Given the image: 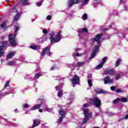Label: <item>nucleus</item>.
<instances>
[{
  "mask_svg": "<svg viewBox=\"0 0 128 128\" xmlns=\"http://www.w3.org/2000/svg\"><path fill=\"white\" fill-rule=\"evenodd\" d=\"M102 36V34H97L96 37L93 39L92 42L93 44H96L98 46H94L93 49L92 54L91 55L90 58H94V56H96V52H98V50H100V46L102 44V42H100V38Z\"/></svg>",
  "mask_w": 128,
  "mask_h": 128,
  "instance_id": "1",
  "label": "nucleus"
},
{
  "mask_svg": "<svg viewBox=\"0 0 128 128\" xmlns=\"http://www.w3.org/2000/svg\"><path fill=\"white\" fill-rule=\"evenodd\" d=\"M38 102H40L41 104H36L33 108H30V110H38V108H40L42 106H43L44 110L46 112H50V110H48V106H46V102H44V101L42 100H38Z\"/></svg>",
  "mask_w": 128,
  "mask_h": 128,
  "instance_id": "2",
  "label": "nucleus"
},
{
  "mask_svg": "<svg viewBox=\"0 0 128 128\" xmlns=\"http://www.w3.org/2000/svg\"><path fill=\"white\" fill-rule=\"evenodd\" d=\"M54 32H51L50 33V40L51 42L56 44V42H58L60 40V36H62V34H60V32H58V34L56 35L55 38L54 37Z\"/></svg>",
  "mask_w": 128,
  "mask_h": 128,
  "instance_id": "3",
  "label": "nucleus"
},
{
  "mask_svg": "<svg viewBox=\"0 0 128 128\" xmlns=\"http://www.w3.org/2000/svg\"><path fill=\"white\" fill-rule=\"evenodd\" d=\"M90 102L92 104H94L96 108H100V106H102V102H100V100L98 98L90 99Z\"/></svg>",
  "mask_w": 128,
  "mask_h": 128,
  "instance_id": "4",
  "label": "nucleus"
},
{
  "mask_svg": "<svg viewBox=\"0 0 128 128\" xmlns=\"http://www.w3.org/2000/svg\"><path fill=\"white\" fill-rule=\"evenodd\" d=\"M83 110L84 116V118L83 120V124H86L88 120H90V112H88V108H84Z\"/></svg>",
  "mask_w": 128,
  "mask_h": 128,
  "instance_id": "5",
  "label": "nucleus"
},
{
  "mask_svg": "<svg viewBox=\"0 0 128 128\" xmlns=\"http://www.w3.org/2000/svg\"><path fill=\"white\" fill-rule=\"evenodd\" d=\"M8 46V42L2 41L0 42V57L4 56V48Z\"/></svg>",
  "mask_w": 128,
  "mask_h": 128,
  "instance_id": "6",
  "label": "nucleus"
},
{
  "mask_svg": "<svg viewBox=\"0 0 128 128\" xmlns=\"http://www.w3.org/2000/svg\"><path fill=\"white\" fill-rule=\"evenodd\" d=\"M16 34H10L9 36V40L10 44H11L12 46H16L18 44L16 40Z\"/></svg>",
  "mask_w": 128,
  "mask_h": 128,
  "instance_id": "7",
  "label": "nucleus"
},
{
  "mask_svg": "<svg viewBox=\"0 0 128 128\" xmlns=\"http://www.w3.org/2000/svg\"><path fill=\"white\" fill-rule=\"evenodd\" d=\"M60 115L61 116L59 120H58V124H60L62 122V120H64V118L66 116V112L64 110H61L59 112Z\"/></svg>",
  "mask_w": 128,
  "mask_h": 128,
  "instance_id": "8",
  "label": "nucleus"
},
{
  "mask_svg": "<svg viewBox=\"0 0 128 128\" xmlns=\"http://www.w3.org/2000/svg\"><path fill=\"white\" fill-rule=\"evenodd\" d=\"M45 54H48L49 56H50V48L46 47L44 49L42 50V56H44Z\"/></svg>",
  "mask_w": 128,
  "mask_h": 128,
  "instance_id": "9",
  "label": "nucleus"
},
{
  "mask_svg": "<svg viewBox=\"0 0 128 128\" xmlns=\"http://www.w3.org/2000/svg\"><path fill=\"white\" fill-rule=\"evenodd\" d=\"M107 59L108 57H104V58H103L102 62L96 67V70H100V68H102V66H104V64H106Z\"/></svg>",
  "mask_w": 128,
  "mask_h": 128,
  "instance_id": "10",
  "label": "nucleus"
},
{
  "mask_svg": "<svg viewBox=\"0 0 128 128\" xmlns=\"http://www.w3.org/2000/svg\"><path fill=\"white\" fill-rule=\"evenodd\" d=\"M77 4H80V0H70L68 1L69 8H72V6Z\"/></svg>",
  "mask_w": 128,
  "mask_h": 128,
  "instance_id": "11",
  "label": "nucleus"
},
{
  "mask_svg": "<svg viewBox=\"0 0 128 128\" xmlns=\"http://www.w3.org/2000/svg\"><path fill=\"white\" fill-rule=\"evenodd\" d=\"M80 82V78L78 75H74L73 79L72 80V83L73 84H77Z\"/></svg>",
  "mask_w": 128,
  "mask_h": 128,
  "instance_id": "12",
  "label": "nucleus"
},
{
  "mask_svg": "<svg viewBox=\"0 0 128 128\" xmlns=\"http://www.w3.org/2000/svg\"><path fill=\"white\" fill-rule=\"evenodd\" d=\"M104 84H112V82H114V80H111L108 76L104 78Z\"/></svg>",
  "mask_w": 128,
  "mask_h": 128,
  "instance_id": "13",
  "label": "nucleus"
},
{
  "mask_svg": "<svg viewBox=\"0 0 128 128\" xmlns=\"http://www.w3.org/2000/svg\"><path fill=\"white\" fill-rule=\"evenodd\" d=\"M84 32H88V28H84L78 31L80 38V36H82Z\"/></svg>",
  "mask_w": 128,
  "mask_h": 128,
  "instance_id": "14",
  "label": "nucleus"
},
{
  "mask_svg": "<svg viewBox=\"0 0 128 128\" xmlns=\"http://www.w3.org/2000/svg\"><path fill=\"white\" fill-rule=\"evenodd\" d=\"M40 124V120H34L33 125H32V128L38 126V124Z\"/></svg>",
  "mask_w": 128,
  "mask_h": 128,
  "instance_id": "15",
  "label": "nucleus"
},
{
  "mask_svg": "<svg viewBox=\"0 0 128 128\" xmlns=\"http://www.w3.org/2000/svg\"><path fill=\"white\" fill-rule=\"evenodd\" d=\"M106 74H114V69L106 70Z\"/></svg>",
  "mask_w": 128,
  "mask_h": 128,
  "instance_id": "16",
  "label": "nucleus"
},
{
  "mask_svg": "<svg viewBox=\"0 0 128 128\" xmlns=\"http://www.w3.org/2000/svg\"><path fill=\"white\" fill-rule=\"evenodd\" d=\"M13 56H14V52H10L7 55V58H12Z\"/></svg>",
  "mask_w": 128,
  "mask_h": 128,
  "instance_id": "17",
  "label": "nucleus"
},
{
  "mask_svg": "<svg viewBox=\"0 0 128 128\" xmlns=\"http://www.w3.org/2000/svg\"><path fill=\"white\" fill-rule=\"evenodd\" d=\"M84 64V62H78L76 64V66H82Z\"/></svg>",
  "mask_w": 128,
  "mask_h": 128,
  "instance_id": "18",
  "label": "nucleus"
},
{
  "mask_svg": "<svg viewBox=\"0 0 128 128\" xmlns=\"http://www.w3.org/2000/svg\"><path fill=\"white\" fill-rule=\"evenodd\" d=\"M14 64H16V62L14 61H10L8 62V66H14Z\"/></svg>",
  "mask_w": 128,
  "mask_h": 128,
  "instance_id": "19",
  "label": "nucleus"
},
{
  "mask_svg": "<svg viewBox=\"0 0 128 128\" xmlns=\"http://www.w3.org/2000/svg\"><path fill=\"white\" fill-rule=\"evenodd\" d=\"M82 18L84 20H86L88 18V14L84 13V14L82 16Z\"/></svg>",
  "mask_w": 128,
  "mask_h": 128,
  "instance_id": "20",
  "label": "nucleus"
},
{
  "mask_svg": "<svg viewBox=\"0 0 128 128\" xmlns=\"http://www.w3.org/2000/svg\"><path fill=\"white\" fill-rule=\"evenodd\" d=\"M120 98H118L117 99L114 100L113 101V102L114 104H118V102H120Z\"/></svg>",
  "mask_w": 128,
  "mask_h": 128,
  "instance_id": "21",
  "label": "nucleus"
},
{
  "mask_svg": "<svg viewBox=\"0 0 128 128\" xmlns=\"http://www.w3.org/2000/svg\"><path fill=\"white\" fill-rule=\"evenodd\" d=\"M22 2L23 4H30L28 0H22Z\"/></svg>",
  "mask_w": 128,
  "mask_h": 128,
  "instance_id": "22",
  "label": "nucleus"
},
{
  "mask_svg": "<svg viewBox=\"0 0 128 128\" xmlns=\"http://www.w3.org/2000/svg\"><path fill=\"white\" fill-rule=\"evenodd\" d=\"M120 100H121L122 102H128V99H126V98H122L120 99Z\"/></svg>",
  "mask_w": 128,
  "mask_h": 128,
  "instance_id": "23",
  "label": "nucleus"
},
{
  "mask_svg": "<svg viewBox=\"0 0 128 128\" xmlns=\"http://www.w3.org/2000/svg\"><path fill=\"white\" fill-rule=\"evenodd\" d=\"M58 96L59 98H60V96H62V90H60L58 92Z\"/></svg>",
  "mask_w": 128,
  "mask_h": 128,
  "instance_id": "24",
  "label": "nucleus"
},
{
  "mask_svg": "<svg viewBox=\"0 0 128 128\" xmlns=\"http://www.w3.org/2000/svg\"><path fill=\"white\" fill-rule=\"evenodd\" d=\"M88 82L90 86H92V81L89 79L88 80Z\"/></svg>",
  "mask_w": 128,
  "mask_h": 128,
  "instance_id": "25",
  "label": "nucleus"
},
{
  "mask_svg": "<svg viewBox=\"0 0 128 128\" xmlns=\"http://www.w3.org/2000/svg\"><path fill=\"white\" fill-rule=\"evenodd\" d=\"M18 18H20V14H17L14 18V20H18Z\"/></svg>",
  "mask_w": 128,
  "mask_h": 128,
  "instance_id": "26",
  "label": "nucleus"
},
{
  "mask_svg": "<svg viewBox=\"0 0 128 128\" xmlns=\"http://www.w3.org/2000/svg\"><path fill=\"white\" fill-rule=\"evenodd\" d=\"M120 59H118L116 62V66H118L120 63Z\"/></svg>",
  "mask_w": 128,
  "mask_h": 128,
  "instance_id": "27",
  "label": "nucleus"
},
{
  "mask_svg": "<svg viewBox=\"0 0 128 128\" xmlns=\"http://www.w3.org/2000/svg\"><path fill=\"white\" fill-rule=\"evenodd\" d=\"M30 48H32V50H36L38 47L36 46H30Z\"/></svg>",
  "mask_w": 128,
  "mask_h": 128,
  "instance_id": "28",
  "label": "nucleus"
},
{
  "mask_svg": "<svg viewBox=\"0 0 128 128\" xmlns=\"http://www.w3.org/2000/svg\"><path fill=\"white\" fill-rule=\"evenodd\" d=\"M84 54H78V52H76V54H75V56H83Z\"/></svg>",
  "mask_w": 128,
  "mask_h": 128,
  "instance_id": "29",
  "label": "nucleus"
},
{
  "mask_svg": "<svg viewBox=\"0 0 128 128\" xmlns=\"http://www.w3.org/2000/svg\"><path fill=\"white\" fill-rule=\"evenodd\" d=\"M46 20H52V16H50V15L46 17Z\"/></svg>",
  "mask_w": 128,
  "mask_h": 128,
  "instance_id": "30",
  "label": "nucleus"
},
{
  "mask_svg": "<svg viewBox=\"0 0 128 128\" xmlns=\"http://www.w3.org/2000/svg\"><path fill=\"white\" fill-rule=\"evenodd\" d=\"M1 28H6V22H4L1 24Z\"/></svg>",
  "mask_w": 128,
  "mask_h": 128,
  "instance_id": "31",
  "label": "nucleus"
},
{
  "mask_svg": "<svg viewBox=\"0 0 128 128\" xmlns=\"http://www.w3.org/2000/svg\"><path fill=\"white\" fill-rule=\"evenodd\" d=\"M114 114H116L114 113H112V112H108V116H114Z\"/></svg>",
  "mask_w": 128,
  "mask_h": 128,
  "instance_id": "32",
  "label": "nucleus"
},
{
  "mask_svg": "<svg viewBox=\"0 0 128 128\" xmlns=\"http://www.w3.org/2000/svg\"><path fill=\"white\" fill-rule=\"evenodd\" d=\"M28 104H25L23 105V108H28Z\"/></svg>",
  "mask_w": 128,
  "mask_h": 128,
  "instance_id": "33",
  "label": "nucleus"
},
{
  "mask_svg": "<svg viewBox=\"0 0 128 128\" xmlns=\"http://www.w3.org/2000/svg\"><path fill=\"white\" fill-rule=\"evenodd\" d=\"M10 84V82L7 81L5 84V88H8V86Z\"/></svg>",
  "mask_w": 128,
  "mask_h": 128,
  "instance_id": "34",
  "label": "nucleus"
},
{
  "mask_svg": "<svg viewBox=\"0 0 128 128\" xmlns=\"http://www.w3.org/2000/svg\"><path fill=\"white\" fill-rule=\"evenodd\" d=\"M120 74H118L116 78V80H120Z\"/></svg>",
  "mask_w": 128,
  "mask_h": 128,
  "instance_id": "35",
  "label": "nucleus"
},
{
  "mask_svg": "<svg viewBox=\"0 0 128 128\" xmlns=\"http://www.w3.org/2000/svg\"><path fill=\"white\" fill-rule=\"evenodd\" d=\"M116 92L118 93V92H122V89H117L116 90Z\"/></svg>",
  "mask_w": 128,
  "mask_h": 128,
  "instance_id": "36",
  "label": "nucleus"
},
{
  "mask_svg": "<svg viewBox=\"0 0 128 128\" xmlns=\"http://www.w3.org/2000/svg\"><path fill=\"white\" fill-rule=\"evenodd\" d=\"M42 32L46 34H48V30L46 29H44L42 30Z\"/></svg>",
  "mask_w": 128,
  "mask_h": 128,
  "instance_id": "37",
  "label": "nucleus"
},
{
  "mask_svg": "<svg viewBox=\"0 0 128 128\" xmlns=\"http://www.w3.org/2000/svg\"><path fill=\"white\" fill-rule=\"evenodd\" d=\"M56 90H60V88H62V86H57L56 87Z\"/></svg>",
  "mask_w": 128,
  "mask_h": 128,
  "instance_id": "38",
  "label": "nucleus"
},
{
  "mask_svg": "<svg viewBox=\"0 0 128 128\" xmlns=\"http://www.w3.org/2000/svg\"><path fill=\"white\" fill-rule=\"evenodd\" d=\"M42 2H40L37 3L38 6H42Z\"/></svg>",
  "mask_w": 128,
  "mask_h": 128,
  "instance_id": "39",
  "label": "nucleus"
},
{
  "mask_svg": "<svg viewBox=\"0 0 128 128\" xmlns=\"http://www.w3.org/2000/svg\"><path fill=\"white\" fill-rule=\"evenodd\" d=\"M20 26H16V28H15V32H18V28H20Z\"/></svg>",
  "mask_w": 128,
  "mask_h": 128,
  "instance_id": "40",
  "label": "nucleus"
},
{
  "mask_svg": "<svg viewBox=\"0 0 128 128\" xmlns=\"http://www.w3.org/2000/svg\"><path fill=\"white\" fill-rule=\"evenodd\" d=\"M90 2V0H84L82 4H88Z\"/></svg>",
  "mask_w": 128,
  "mask_h": 128,
  "instance_id": "41",
  "label": "nucleus"
},
{
  "mask_svg": "<svg viewBox=\"0 0 128 128\" xmlns=\"http://www.w3.org/2000/svg\"><path fill=\"white\" fill-rule=\"evenodd\" d=\"M98 92V94H104V92L102 90H100Z\"/></svg>",
  "mask_w": 128,
  "mask_h": 128,
  "instance_id": "42",
  "label": "nucleus"
},
{
  "mask_svg": "<svg viewBox=\"0 0 128 128\" xmlns=\"http://www.w3.org/2000/svg\"><path fill=\"white\" fill-rule=\"evenodd\" d=\"M116 88H114V86H111L110 87V90H114V89H115Z\"/></svg>",
  "mask_w": 128,
  "mask_h": 128,
  "instance_id": "43",
  "label": "nucleus"
},
{
  "mask_svg": "<svg viewBox=\"0 0 128 128\" xmlns=\"http://www.w3.org/2000/svg\"><path fill=\"white\" fill-rule=\"evenodd\" d=\"M39 76H40V74H36V78H38V77H39Z\"/></svg>",
  "mask_w": 128,
  "mask_h": 128,
  "instance_id": "44",
  "label": "nucleus"
},
{
  "mask_svg": "<svg viewBox=\"0 0 128 128\" xmlns=\"http://www.w3.org/2000/svg\"><path fill=\"white\" fill-rule=\"evenodd\" d=\"M88 104H85L83 105L84 108H86V106H88Z\"/></svg>",
  "mask_w": 128,
  "mask_h": 128,
  "instance_id": "45",
  "label": "nucleus"
},
{
  "mask_svg": "<svg viewBox=\"0 0 128 128\" xmlns=\"http://www.w3.org/2000/svg\"><path fill=\"white\" fill-rule=\"evenodd\" d=\"M124 118V120H128V115H126Z\"/></svg>",
  "mask_w": 128,
  "mask_h": 128,
  "instance_id": "46",
  "label": "nucleus"
},
{
  "mask_svg": "<svg viewBox=\"0 0 128 128\" xmlns=\"http://www.w3.org/2000/svg\"><path fill=\"white\" fill-rule=\"evenodd\" d=\"M38 110L40 112H42V110L41 108L39 109Z\"/></svg>",
  "mask_w": 128,
  "mask_h": 128,
  "instance_id": "47",
  "label": "nucleus"
},
{
  "mask_svg": "<svg viewBox=\"0 0 128 128\" xmlns=\"http://www.w3.org/2000/svg\"><path fill=\"white\" fill-rule=\"evenodd\" d=\"M98 116V113H96L95 114V116Z\"/></svg>",
  "mask_w": 128,
  "mask_h": 128,
  "instance_id": "48",
  "label": "nucleus"
},
{
  "mask_svg": "<svg viewBox=\"0 0 128 128\" xmlns=\"http://www.w3.org/2000/svg\"><path fill=\"white\" fill-rule=\"evenodd\" d=\"M78 50H80L79 48L76 49V52H78Z\"/></svg>",
  "mask_w": 128,
  "mask_h": 128,
  "instance_id": "49",
  "label": "nucleus"
},
{
  "mask_svg": "<svg viewBox=\"0 0 128 128\" xmlns=\"http://www.w3.org/2000/svg\"><path fill=\"white\" fill-rule=\"evenodd\" d=\"M51 70H54V67H52Z\"/></svg>",
  "mask_w": 128,
  "mask_h": 128,
  "instance_id": "50",
  "label": "nucleus"
},
{
  "mask_svg": "<svg viewBox=\"0 0 128 128\" xmlns=\"http://www.w3.org/2000/svg\"><path fill=\"white\" fill-rule=\"evenodd\" d=\"M14 112H18V109H16V110H14Z\"/></svg>",
  "mask_w": 128,
  "mask_h": 128,
  "instance_id": "51",
  "label": "nucleus"
},
{
  "mask_svg": "<svg viewBox=\"0 0 128 128\" xmlns=\"http://www.w3.org/2000/svg\"><path fill=\"white\" fill-rule=\"evenodd\" d=\"M6 2H10V0H6Z\"/></svg>",
  "mask_w": 128,
  "mask_h": 128,
  "instance_id": "52",
  "label": "nucleus"
},
{
  "mask_svg": "<svg viewBox=\"0 0 128 128\" xmlns=\"http://www.w3.org/2000/svg\"><path fill=\"white\" fill-rule=\"evenodd\" d=\"M15 12H18V10H16V9H14Z\"/></svg>",
  "mask_w": 128,
  "mask_h": 128,
  "instance_id": "53",
  "label": "nucleus"
},
{
  "mask_svg": "<svg viewBox=\"0 0 128 128\" xmlns=\"http://www.w3.org/2000/svg\"><path fill=\"white\" fill-rule=\"evenodd\" d=\"M72 56H74V54H73Z\"/></svg>",
  "mask_w": 128,
  "mask_h": 128,
  "instance_id": "54",
  "label": "nucleus"
},
{
  "mask_svg": "<svg viewBox=\"0 0 128 128\" xmlns=\"http://www.w3.org/2000/svg\"><path fill=\"white\" fill-rule=\"evenodd\" d=\"M120 2H122V0H120Z\"/></svg>",
  "mask_w": 128,
  "mask_h": 128,
  "instance_id": "55",
  "label": "nucleus"
},
{
  "mask_svg": "<svg viewBox=\"0 0 128 128\" xmlns=\"http://www.w3.org/2000/svg\"><path fill=\"white\" fill-rule=\"evenodd\" d=\"M0 96H2V94H0Z\"/></svg>",
  "mask_w": 128,
  "mask_h": 128,
  "instance_id": "56",
  "label": "nucleus"
}]
</instances>
